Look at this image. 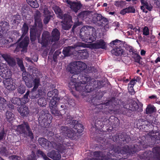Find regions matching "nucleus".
<instances>
[{"mask_svg": "<svg viewBox=\"0 0 160 160\" xmlns=\"http://www.w3.org/2000/svg\"><path fill=\"white\" fill-rule=\"evenodd\" d=\"M22 78L25 82L26 86L29 88L34 86L32 91L30 92L29 97L32 99H36L40 97L36 91L40 85L39 78H33L32 76L27 72H23L22 74Z\"/></svg>", "mask_w": 160, "mask_h": 160, "instance_id": "nucleus-1", "label": "nucleus"}, {"mask_svg": "<svg viewBox=\"0 0 160 160\" xmlns=\"http://www.w3.org/2000/svg\"><path fill=\"white\" fill-rule=\"evenodd\" d=\"M60 32L58 29H54L52 32V36L50 35L49 33L44 31L42 35V39H38V42L43 46H46L48 44H52L53 42L58 41L60 38Z\"/></svg>", "mask_w": 160, "mask_h": 160, "instance_id": "nucleus-2", "label": "nucleus"}, {"mask_svg": "<svg viewBox=\"0 0 160 160\" xmlns=\"http://www.w3.org/2000/svg\"><path fill=\"white\" fill-rule=\"evenodd\" d=\"M54 141L50 142L48 141L45 143L43 147L46 149H48L50 148V145L55 149L62 152L66 149V144L62 142V138L58 134H56L54 136Z\"/></svg>", "mask_w": 160, "mask_h": 160, "instance_id": "nucleus-3", "label": "nucleus"}, {"mask_svg": "<svg viewBox=\"0 0 160 160\" xmlns=\"http://www.w3.org/2000/svg\"><path fill=\"white\" fill-rule=\"evenodd\" d=\"M122 147H115L113 149V151L115 153L122 154H127V156L131 154H133L138 151L137 149V145H131L129 146L125 145Z\"/></svg>", "mask_w": 160, "mask_h": 160, "instance_id": "nucleus-4", "label": "nucleus"}, {"mask_svg": "<svg viewBox=\"0 0 160 160\" xmlns=\"http://www.w3.org/2000/svg\"><path fill=\"white\" fill-rule=\"evenodd\" d=\"M87 68V65L85 63L77 61L70 63L69 70L71 73L78 75Z\"/></svg>", "mask_w": 160, "mask_h": 160, "instance_id": "nucleus-5", "label": "nucleus"}, {"mask_svg": "<svg viewBox=\"0 0 160 160\" xmlns=\"http://www.w3.org/2000/svg\"><path fill=\"white\" fill-rule=\"evenodd\" d=\"M17 131L20 134H22L25 137H28L31 139L33 138V135L31 129L27 122L23 123L17 126Z\"/></svg>", "mask_w": 160, "mask_h": 160, "instance_id": "nucleus-6", "label": "nucleus"}, {"mask_svg": "<svg viewBox=\"0 0 160 160\" xmlns=\"http://www.w3.org/2000/svg\"><path fill=\"white\" fill-rule=\"evenodd\" d=\"M109 45L113 48L111 51L112 53L116 56L122 55L123 52V44L120 40L116 39L111 42Z\"/></svg>", "mask_w": 160, "mask_h": 160, "instance_id": "nucleus-7", "label": "nucleus"}, {"mask_svg": "<svg viewBox=\"0 0 160 160\" xmlns=\"http://www.w3.org/2000/svg\"><path fill=\"white\" fill-rule=\"evenodd\" d=\"M35 23L36 25H38L39 29H38L34 27L30 29V37L32 41H34L36 37H37L38 39H40V37L42 29V20L35 22Z\"/></svg>", "mask_w": 160, "mask_h": 160, "instance_id": "nucleus-8", "label": "nucleus"}, {"mask_svg": "<svg viewBox=\"0 0 160 160\" xmlns=\"http://www.w3.org/2000/svg\"><path fill=\"white\" fill-rule=\"evenodd\" d=\"M92 27L86 25L82 27L81 29L80 33V38L85 42L88 41V37L90 34V31L93 30Z\"/></svg>", "mask_w": 160, "mask_h": 160, "instance_id": "nucleus-9", "label": "nucleus"}, {"mask_svg": "<svg viewBox=\"0 0 160 160\" xmlns=\"http://www.w3.org/2000/svg\"><path fill=\"white\" fill-rule=\"evenodd\" d=\"M51 117V115L47 112L46 110H42L40 113L38 118L39 123L42 127H44L46 123H49L48 119Z\"/></svg>", "mask_w": 160, "mask_h": 160, "instance_id": "nucleus-10", "label": "nucleus"}, {"mask_svg": "<svg viewBox=\"0 0 160 160\" xmlns=\"http://www.w3.org/2000/svg\"><path fill=\"white\" fill-rule=\"evenodd\" d=\"M72 118L71 119V116H68L67 117L66 121L67 123H70L72 125V127H73L75 129H77V132L78 133H81L83 130V126L80 123H78V121L76 120H72Z\"/></svg>", "mask_w": 160, "mask_h": 160, "instance_id": "nucleus-11", "label": "nucleus"}, {"mask_svg": "<svg viewBox=\"0 0 160 160\" xmlns=\"http://www.w3.org/2000/svg\"><path fill=\"white\" fill-rule=\"evenodd\" d=\"M86 44L81 42H78L74 45L73 46H68L64 48L62 53L65 56H68L70 55L72 53L74 48L77 47H85Z\"/></svg>", "mask_w": 160, "mask_h": 160, "instance_id": "nucleus-12", "label": "nucleus"}, {"mask_svg": "<svg viewBox=\"0 0 160 160\" xmlns=\"http://www.w3.org/2000/svg\"><path fill=\"white\" fill-rule=\"evenodd\" d=\"M61 133L65 134L70 138H72L76 135V131L72 128L68 129L67 127L62 126L60 128Z\"/></svg>", "mask_w": 160, "mask_h": 160, "instance_id": "nucleus-13", "label": "nucleus"}, {"mask_svg": "<svg viewBox=\"0 0 160 160\" xmlns=\"http://www.w3.org/2000/svg\"><path fill=\"white\" fill-rule=\"evenodd\" d=\"M54 98H52L49 103V107L52 114L55 116H58L60 115V112L57 108V100H59Z\"/></svg>", "mask_w": 160, "mask_h": 160, "instance_id": "nucleus-14", "label": "nucleus"}, {"mask_svg": "<svg viewBox=\"0 0 160 160\" xmlns=\"http://www.w3.org/2000/svg\"><path fill=\"white\" fill-rule=\"evenodd\" d=\"M64 21L62 23V28L65 30H68L71 28L72 26V20L71 17L68 14H66L63 18Z\"/></svg>", "mask_w": 160, "mask_h": 160, "instance_id": "nucleus-15", "label": "nucleus"}, {"mask_svg": "<svg viewBox=\"0 0 160 160\" xmlns=\"http://www.w3.org/2000/svg\"><path fill=\"white\" fill-rule=\"evenodd\" d=\"M66 2L70 6V8L72 11L77 12L81 8L80 4L78 3L72 2L70 0H67Z\"/></svg>", "mask_w": 160, "mask_h": 160, "instance_id": "nucleus-16", "label": "nucleus"}, {"mask_svg": "<svg viewBox=\"0 0 160 160\" xmlns=\"http://www.w3.org/2000/svg\"><path fill=\"white\" fill-rule=\"evenodd\" d=\"M79 77L78 75L74 74L72 76L70 81L69 86L71 89L75 88L77 84H78Z\"/></svg>", "mask_w": 160, "mask_h": 160, "instance_id": "nucleus-17", "label": "nucleus"}, {"mask_svg": "<svg viewBox=\"0 0 160 160\" xmlns=\"http://www.w3.org/2000/svg\"><path fill=\"white\" fill-rule=\"evenodd\" d=\"M47 156L54 160H58L61 158L59 152L55 150H52L47 153Z\"/></svg>", "mask_w": 160, "mask_h": 160, "instance_id": "nucleus-18", "label": "nucleus"}, {"mask_svg": "<svg viewBox=\"0 0 160 160\" xmlns=\"http://www.w3.org/2000/svg\"><path fill=\"white\" fill-rule=\"evenodd\" d=\"M118 138L119 140L121 142L120 143H128L130 141L131 138L130 137L127 135L125 133L121 134L118 135Z\"/></svg>", "mask_w": 160, "mask_h": 160, "instance_id": "nucleus-19", "label": "nucleus"}, {"mask_svg": "<svg viewBox=\"0 0 160 160\" xmlns=\"http://www.w3.org/2000/svg\"><path fill=\"white\" fill-rule=\"evenodd\" d=\"M141 2L142 6L141 7V8L143 12H147V11L145 9H146L149 11H151L152 8V7L150 4H149L147 2L146 0H140Z\"/></svg>", "mask_w": 160, "mask_h": 160, "instance_id": "nucleus-20", "label": "nucleus"}, {"mask_svg": "<svg viewBox=\"0 0 160 160\" xmlns=\"http://www.w3.org/2000/svg\"><path fill=\"white\" fill-rule=\"evenodd\" d=\"M4 84L6 88L9 90H13L15 88V85H14L11 79H9L4 81Z\"/></svg>", "mask_w": 160, "mask_h": 160, "instance_id": "nucleus-21", "label": "nucleus"}, {"mask_svg": "<svg viewBox=\"0 0 160 160\" xmlns=\"http://www.w3.org/2000/svg\"><path fill=\"white\" fill-rule=\"evenodd\" d=\"M106 43L102 40H101L97 43H93L92 47L94 49L102 48L104 49L106 48Z\"/></svg>", "mask_w": 160, "mask_h": 160, "instance_id": "nucleus-22", "label": "nucleus"}, {"mask_svg": "<svg viewBox=\"0 0 160 160\" xmlns=\"http://www.w3.org/2000/svg\"><path fill=\"white\" fill-rule=\"evenodd\" d=\"M138 106L135 101H133L130 105H127L124 107L127 109L132 111H136L138 108Z\"/></svg>", "mask_w": 160, "mask_h": 160, "instance_id": "nucleus-23", "label": "nucleus"}, {"mask_svg": "<svg viewBox=\"0 0 160 160\" xmlns=\"http://www.w3.org/2000/svg\"><path fill=\"white\" fill-rule=\"evenodd\" d=\"M29 42V37L27 36H25L24 39H23L19 43L17 48L19 46V47L21 48L25 49L28 46Z\"/></svg>", "mask_w": 160, "mask_h": 160, "instance_id": "nucleus-24", "label": "nucleus"}, {"mask_svg": "<svg viewBox=\"0 0 160 160\" xmlns=\"http://www.w3.org/2000/svg\"><path fill=\"white\" fill-rule=\"evenodd\" d=\"M153 157L157 160H160V148L156 147L152 149Z\"/></svg>", "mask_w": 160, "mask_h": 160, "instance_id": "nucleus-25", "label": "nucleus"}, {"mask_svg": "<svg viewBox=\"0 0 160 160\" xmlns=\"http://www.w3.org/2000/svg\"><path fill=\"white\" fill-rule=\"evenodd\" d=\"M52 8L56 14L58 16L60 19L63 18L64 16L62 15V11L59 7L56 5H53Z\"/></svg>", "mask_w": 160, "mask_h": 160, "instance_id": "nucleus-26", "label": "nucleus"}, {"mask_svg": "<svg viewBox=\"0 0 160 160\" xmlns=\"http://www.w3.org/2000/svg\"><path fill=\"white\" fill-rule=\"evenodd\" d=\"M18 110L20 115L23 117L27 116L29 113L28 108L27 107H21Z\"/></svg>", "mask_w": 160, "mask_h": 160, "instance_id": "nucleus-27", "label": "nucleus"}, {"mask_svg": "<svg viewBox=\"0 0 160 160\" xmlns=\"http://www.w3.org/2000/svg\"><path fill=\"white\" fill-rule=\"evenodd\" d=\"M8 23L6 22H0V32L3 33L5 31H7L9 28Z\"/></svg>", "mask_w": 160, "mask_h": 160, "instance_id": "nucleus-28", "label": "nucleus"}, {"mask_svg": "<svg viewBox=\"0 0 160 160\" xmlns=\"http://www.w3.org/2000/svg\"><path fill=\"white\" fill-rule=\"evenodd\" d=\"M58 90L56 89H54L52 91L49 92L48 93L47 96L48 97L58 99L59 98L58 97Z\"/></svg>", "mask_w": 160, "mask_h": 160, "instance_id": "nucleus-29", "label": "nucleus"}, {"mask_svg": "<svg viewBox=\"0 0 160 160\" xmlns=\"http://www.w3.org/2000/svg\"><path fill=\"white\" fill-rule=\"evenodd\" d=\"M81 81L79 82L83 84L84 85L88 83L91 80V78L90 77L86 75L79 76Z\"/></svg>", "mask_w": 160, "mask_h": 160, "instance_id": "nucleus-30", "label": "nucleus"}, {"mask_svg": "<svg viewBox=\"0 0 160 160\" xmlns=\"http://www.w3.org/2000/svg\"><path fill=\"white\" fill-rule=\"evenodd\" d=\"M78 56L81 58L85 59L88 57V53L86 49H83L78 51Z\"/></svg>", "mask_w": 160, "mask_h": 160, "instance_id": "nucleus-31", "label": "nucleus"}, {"mask_svg": "<svg viewBox=\"0 0 160 160\" xmlns=\"http://www.w3.org/2000/svg\"><path fill=\"white\" fill-rule=\"evenodd\" d=\"M22 34L21 38L18 41H20V39H22L23 37L27 33L28 30V25L25 23H24L22 28Z\"/></svg>", "mask_w": 160, "mask_h": 160, "instance_id": "nucleus-32", "label": "nucleus"}, {"mask_svg": "<svg viewBox=\"0 0 160 160\" xmlns=\"http://www.w3.org/2000/svg\"><path fill=\"white\" fill-rule=\"evenodd\" d=\"M28 3L32 8H37L39 7V5L37 0H26Z\"/></svg>", "mask_w": 160, "mask_h": 160, "instance_id": "nucleus-33", "label": "nucleus"}, {"mask_svg": "<svg viewBox=\"0 0 160 160\" xmlns=\"http://www.w3.org/2000/svg\"><path fill=\"white\" fill-rule=\"evenodd\" d=\"M11 71L7 69V70L4 72H3L2 75H0L2 77L6 79V80L9 79H11L10 77L11 76Z\"/></svg>", "mask_w": 160, "mask_h": 160, "instance_id": "nucleus-34", "label": "nucleus"}, {"mask_svg": "<svg viewBox=\"0 0 160 160\" xmlns=\"http://www.w3.org/2000/svg\"><path fill=\"white\" fill-rule=\"evenodd\" d=\"M102 15L100 14H94L92 17V21L94 23L99 22Z\"/></svg>", "mask_w": 160, "mask_h": 160, "instance_id": "nucleus-35", "label": "nucleus"}, {"mask_svg": "<svg viewBox=\"0 0 160 160\" xmlns=\"http://www.w3.org/2000/svg\"><path fill=\"white\" fill-rule=\"evenodd\" d=\"M93 154L94 157V158L97 160V159L98 160H102L103 158H105L106 156H105L103 157H102L101 156L102 155L101 152L98 151L95 152H93Z\"/></svg>", "mask_w": 160, "mask_h": 160, "instance_id": "nucleus-36", "label": "nucleus"}, {"mask_svg": "<svg viewBox=\"0 0 160 160\" xmlns=\"http://www.w3.org/2000/svg\"><path fill=\"white\" fill-rule=\"evenodd\" d=\"M155 111V108L153 106L149 105L146 108V114H149L153 113Z\"/></svg>", "mask_w": 160, "mask_h": 160, "instance_id": "nucleus-37", "label": "nucleus"}, {"mask_svg": "<svg viewBox=\"0 0 160 160\" xmlns=\"http://www.w3.org/2000/svg\"><path fill=\"white\" fill-rule=\"evenodd\" d=\"M84 85L83 84L81 83L80 82H78V84H77L75 88V89L80 92H84Z\"/></svg>", "mask_w": 160, "mask_h": 160, "instance_id": "nucleus-38", "label": "nucleus"}, {"mask_svg": "<svg viewBox=\"0 0 160 160\" xmlns=\"http://www.w3.org/2000/svg\"><path fill=\"white\" fill-rule=\"evenodd\" d=\"M14 115L11 112L8 111L6 113V117L7 121L10 122L13 120L14 117Z\"/></svg>", "mask_w": 160, "mask_h": 160, "instance_id": "nucleus-39", "label": "nucleus"}, {"mask_svg": "<svg viewBox=\"0 0 160 160\" xmlns=\"http://www.w3.org/2000/svg\"><path fill=\"white\" fill-rule=\"evenodd\" d=\"M26 89V88L25 86L20 85L18 86L17 89L18 92L20 94H22L25 92Z\"/></svg>", "mask_w": 160, "mask_h": 160, "instance_id": "nucleus-40", "label": "nucleus"}, {"mask_svg": "<svg viewBox=\"0 0 160 160\" xmlns=\"http://www.w3.org/2000/svg\"><path fill=\"white\" fill-rule=\"evenodd\" d=\"M92 12L89 11H85L81 12L80 14V15L81 17L83 18H87L91 14Z\"/></svg>", "mask_w": 160, "mask_h": 160, "instance_id": "nucleus-41", "label": "nucleus"}, {"mask_svg": "<svg viewBox=\"0 0 160 160\" xmlns=\"http://www.w3.org/2000/svg\"><path fill=\"white\" fill-rule=\"evenodd\" d=\"M29 91H27V92L23 96V98H21V101H22L23 103H26L28 102L29 101V99L28 98V96L29 94Z\"/></svg>", "mask_w": 160, "mask_h": 160, "instance_id": "nucleus-42", "label": "nucleus"}, {"mask_svg": "<svg viewBox=\"0 0 160 160\" xmlns=\"http://www.w3.org/2000/svg\"><path fill=\"white\" fill-rule=\"evenodd\" d=\"M38 103L40 106H44L47 104L46 100L44 98H40L38 100Z\"/></svg>", "mask_w": 160, "mask_h": 160, "instance_id": "nucleus-43", "label": "nucleus"}, {"mask_svg": "<svg viewBox=\"0 0 160 160\" xmlns=\"http://www.w3.org/2000/svg\"><path fill=\"white\" fill-rule=\"evenodd\" d=\"M7 70V66L6 64L3 63H0V75H2V73Z\"/></svg>", "mask_w": 160, "mask_h": 160, "instance_id": "nucleus-44", "label": "nucleus"}, {"mask_svg": "<svg viewBox=\"0 0 160 160\" xmlns=\"http://www.w3.org/2000/svg\"><path fill=\"white\" fill-rule=\"evenodd\" d=\"M108 20L106 18L102 17L101 18L99 22H98V24L99 25H106L108 24Z\"/></svg>", "mask_w": 160, "mask_h": 160, "instance_id": "nucleus-45", "label": "nucleus"}, {"mask_svg": "<svg viewBox=\"0 0 160 160\" xmlns=\"http://www.w3.org/2000/svg\"><path fill=\"white\" fill-rule=\"evenodd\" d=\"M41 13L40 12L38 11H37L34 15V20L35 22L38 21L40 20H42L41 18Z\"/></svg>", "mask_w": 160, "mask_h": 160, "instance_id": "nucleus-46", "label": "nucleus"}, {"mask_svg": "<svg viewBox=\"0 0 160 160\" xmlns=\"http://www.w3.org/2000/svg\"><path fill=\"white\" fill-rule=\"evenodd\" d=\"M48 140L44 138H39L38 139V142L39 144L42 147H43L46 142H48Z\"/></svg>", "mask_w": 160, "mask_h": 160, "instance_id": "nucleus-47", "label": "nucleus"}, {"mask_svg": "<svg viewBox=\"0 0 160 160\" xmlns=\"http://www.w3.org/2000/svg\"><path fill=\"white\" fill-rule=\"evenodd\" d=\"M44 17V18L43 19V22L45 24H47L48 22L52 17L51 15L49 14L45 15Z\"/></svg>", "mask_w": 160, "mask_h": 160, "instance_id": "nucleus-48", "label": "nucleus"}, {"mask_svg": "<svg viewBox=\"0 0 160 160\" xmlns=\"http://www.w3.org/2000/svg\"><path fill=\"white\" fill-rule=\"evenodd\" d=\"M126 2L124 1H117L115 2L114 5L118 7H122L125 4Z\"/></svg>", "mask_w": 160, "mask_h": 160, "instance_id": "nucleus-49", "label": "nucleus"}, {"mask_svg": "<svg viewBox=\"0 0 160 160\" xmlns=\"http://www.w3.org/2000/svg\"><path fill=\"white\" fill-rule=\"evenodd\" d=\"M0 153L4 156L7 155L8 153L7 149L4 147L1 148L0 150Z\"/></svg>", "mask_w": 160, "mask_h": 160, "instance_id": "nucleus-50", "label": "nucleus"}, {"mask_svg": "<svg viewBox=\"0 0 160 160\" xmlns=\"http://www.w3.org/2000/svg\"><path fill=\"white\" fill-rule=\"evenodd\" d=\"M138 122L140 126H145L148 125V122L144 120L140 119L138 120Z\"/></svg>", "mask_w": 160, "mask_h": 160, "instance_id": "nucleus-51", "label": "nucleus"}, {"mask_svg": "<svg viewBox=\"0 0 160 160\" xmlns=\"http://www.w3.org/2000/svg\"><path fill=\"white\" fill-rule=\"evenodd\" d=\"M6 100L3 98H2L0 97V108H3L5 106Z\"/></svg>", "mask_w": 160, "mask_h": 160, "instance_id": "nucleus-52", "label": "nucleus"}, {"mask_svg": "<svg viewBox=\"0 0 160 160\" xmlns=\"http://www.w3.org/2000/svg\"><path fill=\"white\" fill-rule=\"evenodd\" d=\"M7 62L9 65L12 66H14L15 64V60L11 57L7 61Z\"/></svg>", "mask_w": 160, "mask_h": 160, "instance_id": "nucleus-53", "label": "nucleus"}, {"mask_svg": "<svg viewBox=\"0 0 160 160\" xmlns=\"http://www.w3.org/2000/svg\"><path fill=\"white\" fill-rule=\"evenodd\" d=\"M84 89H84V92H90L92 91V87L91 86L88 85H87L85 86L84 85Z\"/></svg>", "mask_w": 160, "mask_h": 160, "instance_id": "nucleus-54", "label": "nucleus"}, {"mask_svg": "<svg viewBox=\"0 0 160 160\" xmlns=\"http://www.w3.org/2000/svg\"><path fill=\"white\" fill-rule=\"evenodd\" d=\"M139 78L138 77H137L136 79H133L132 80L128 85H131L133 86L136 83V82L138 81Z\"/></svg>", "mask_w": 160, "mask_h": 160, "instance_id": "nucleus-55", "label": "nucleus"}, {"mask_svg": "<svg viewBox=\"0 0 160 160\" xmlns=\"http://www.w3.org/2000/svg\"><path fill=\"white\" fill-rule=\"evenodd\" d=\"M135 61L138 63H140V61L141 58V57L140 55L138 54H135L133 56Z\"/></svg>", "mask_w": 160, "mask_h": 160, "instance_id": "nucleus-56", "label": "nucleus"}, {"mask_svg": "<svg viewBox=\"0 0 160 160\" xmlns=\"http://www.w3.org/2000/svg\"><path fill=\"white\" fill-rule=\"evenodd\" d=\"M61 53V52L59 50L56 51L53 55V59L54 61H56L57 58V56Z\"/></svg>", "mask_w": 160, "mask_h": 160, "instance_id": "nucleus-57", "label": "nucleus"}, {"mask_svg": "<svg viewBox=\"0 0 160 160\" xmlns=\"http://www.w3.org/2000/svg\"><path fill=\"white\" fill-rule=\"evenodd\" d=\"M126 8L128 13H134L135 12V10L133 7L130 6Z\"/></svg>", "mask_w": 160, "mask_h": 160, "instance_id": "nucleus-58", "label": "nucleus"}, {"mask_svg": "<svg viewBox=\"0 0 160 160\" xmlns=\"http://www.w3.org/2000/svg\"><path fill=\"white\" fill-rule=\"evenodd\" d=\"M9 160H20V158L18 156L12 155L9 157Z\"/></svg>", "mask_w": 160, "mask_h": 160, "instance_id": "nucleus-59", "label": "nucleus"}, {"mask_svg": "<svg viewBox=\"0 0 160 160\" xmlns=\"http://www.w3.org/2000/svg\"><path fill=\"white\" fill-rule=\"evenodd\" d=\"M1 56L2 58L6 61L11 57L9 55L6 53L2 54Z\"/></svg>", "mask_w": 160, "mask_h": 160, "instance_id": "nucleus-60", "label": "nucleus"}, {"mask_svg": "<svg viewBox=\"0 0 160 160\" xmlns=\"http://www.w3.org/2000/svg\"><path fill=\"white\" fill-rule=\"evenodd\" d=\"M143 34L146 36L149 34V30L147 27H145L144 28L143 31Z\"/></svg>", "mask_w": 160, "mask_h": 160, "instance_id": "nucleus-61", "label": "nucleus"}, {"mask_svg": "<svg viewBox=\"0 0 160 160\" xmlns=\"http://www.w3.org/2000/svg\"><path fill=\"white\" fill-rule=\"evenodd\" d=\"M88 39L90 41L89 42H93L96 40V37L92 35L90 36L89 38V37H88Z\"/></svg>", "mask_w": 160, "mask_h": 160, "instance_id": "nucleus-62", "label": "nucleus"}, {"mask_svg": "<svg viewBox=\"0 0 160 160\" xmlns=\"http://www.w3.org/2000/svg\"><path fill=\"white\" fill-rule=\"evenodd\" d=\"M4 137H5V132L4 130H3L0 132V140L2 139Z\"/></svg>", "mask_w": 160, "mask_h": 160, "instance_id": "nucleus-63", "label": "nucleus"}, {"mask_svg": "<svg viewBox=\"0 0 160 160\" xmlns=\"http://www.w3.org/2000/svg\"><path fill=\"white\" fill-rule=\"evenodd\" d=\"M20 99L18 98H15L12 100V103L14 104L18 105L19 104Z\"/></svg>", "mask_w": 160, "mask_h": 160, "instance_id": "nucleus-64", "label": "nucleus"}]
</instances>
